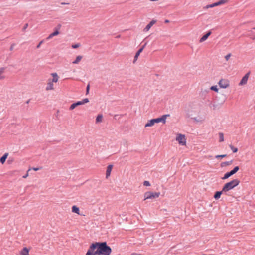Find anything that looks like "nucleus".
Returning <instances> with one entry per match:
<instances>
[{
    "instance_id": "nucleus-1",
    "label": "nucleus",
    "mask_w": 255,
    "mask_h": 255,
    "mask_svg": "<svg viewBox=\"0 0 255 255\" xmlns=\"http://www.w3.org/2000/svg\"><path fill=\"white\" fill-rule=\"evenodd\" d=\"M111 252V248L106 242L98 243V255H109Z\"/></svg>"
},
{
    "instance_id": "nucleus-2",
    "label": "nucleus",
    "mask_w": 255,
    "mask_h": 255,
    "mask_svg": "<svg viewBox=\"0 0 255 255\" xmlns=\"http://www.w3.org/2000/svg\"><path fill=\"white\" fill-rule=\"evenodd\" d=\"M239 183L240 181L238 179H234L224 185L222 189V191H223V193H226L238 186Z\"/></svg>"
},
{
    "instance_id": "nucleus-3",
    "label": "nucleus",
    "mask_w": 255,
    "mask_h": 255,
    "mask_svg": "<svg viewBox=\"0 0 255 255\" xmlns=\"http://www.w3.org/2000/svg\"><path fill=\"white\" fill-rule=\"evenodd\" d=\"M86 255H98V243L92 244L90 246Z\"/></svg>"
},
{
    "instance_id": "nucleus-4",
    "label": "nucleus",
    "mask_w": 255,
    "mask_h": 255,
    "mask_svg": "<svg viewBox=\"0 0 255 255\" xmlns=\"http://www.w3.org/2000/svg\"><path fill=\"white\" fill-rule=\"evenodd\" d=\"M160 195V192H146L144 195V200L158 198Z\"/></svg>"
},
{
    "instance_id": "nucleus-5",
    "label": "nucleus",
    "mask_w": 255,
    "mask_h": 255,
    "mask_svg": "<svg viewBox=\"0 0 255 255\" xmlns=\"http://www.w3.org/2000/svg\"><path fill=\"white\" fill-rule=\"evenodd\" d=\"M176 140L178 141L179 144L181 145H185L186 143V139L184 135L182 134H177L176 137Z\"/></svg>"
},
{
    "instance_id": "nucleus-6",
    "label": "nucleus",
    "mask_w": 255,
    "mask_h": 255,
    "mask_svg": "<svg viewBox=\"0 0 255 255\" xmlns=\"http://www.w3.org/2000/svg\"><path fill=\"white\" fill-rule=\"evenodd\" d=\"M227 2V0H220L219 1L217 2L213 3L211 4H208L206 5L203 7L204 9H207L210 8H213L215 6H217L222 4H223Z\"/></svg>"
},
{
    "instance_id": "nucleus-7",
    "label": "nucleus",
    "mask_w": 255,
    "mask_h": 255,
    "mask_svg": "<svg viewBox=\"0 0 255 255\" xmlns=\"http://www.w3.org/2000/svg\"><path fill=\"white\" fill-rule=\"evenodd\" d=\"M61 27V25L59 24L57 26L54 28V31L53 33H51L47 37V39L49 40L51 39L53 37L58 35L59 34V30L60 29Z\"/></svg>"
},
{
    "instance_id": "nucleus-8",
    "label": "nucleus",
    "mask_w": 255,
    "mask_h": 255,
    "mask_svg": "<svg viewBox=\"0 0 255 255\" xmlns=\"http://www.w3.org/2000/svg\"><path fill=\"white\" fill-rule=\"evenodd\" d=\"M218 85L221 88H227L229 86V81L227 79H222L219 82Z\"/></svg>"
},
{
    "instance_id": "nucleus-9",
    "label": "nucleus",
    "mask_w": 255,
    "mask_h": 255,
    "mask_svg": "<svg viewBox=\"0 0 255 255\" xmlns=\"http://www.w3.org/2000/svg\"><path fill=\"white\" fill-rule=\"evenodd\" d=\"M170 115L169 114L167 115H163L161 117L156 118V119H153V121L155 123H158L160 122H162L163 124H165L166 122V119L168 117H169Z\"/></svg>"
},
{
    "instance_id": "nucleus-10",
    "label": "nucleus",
    "mask_w": 255,
    "mask_h": 255,
    "mask_svg": "<svg viewBox=\"0 0 255 255\" xmlns=\"http://www.w3.org/2000/svg\"><path fill=\"white\" fill-rule=\"evenodd\" d=\"M54 90V83L51 81V79L47 80L45 90L47 91H52Z\"/></svg>"
},
{
    "instance_id": "nucleus-11",
    "label": "nucleus",
    "mask_w": 255,
    "mask_h": 255,
    "mask_svg": "<svg viewBox=\"0 0 255 255\" xmlns=\"http://www.w3.org/2000/svg\"><path fill=\"white\" fill-rule=\"evenodd\" d=\"M5 70L6 68L5 67L0 68V80H4L6 78Z\"/></svg>"
},
{
    "instance_id": "nucleus-12",
    "label": "nucleus",
    "mask_w": 255,
    "mask_h": 255,
    "mask_svg": "<svg viewBox=\"0 0 255 255\" xmlns=\"http://www.w3.org/2000/svg\"><path fill=\"white\" fill-rule=\"evenodd\" d=\"M249 75L250 72H248L244 75V76L242 78L241 80L239 83L240 85H243L247 83Z\"/></svg>"
},
{
    "instance_id": "nucleus-13",
    "label": "nucleus",
    "mask_w": 255,
    "mask_h": 255,
    "mask_svg": "<svg viewBox=\"0 0 255 255\" xmlns=\"http://www.w3.org/2000/svg\"><path fill=\"white\" fill-rule=\"evenodd\" d=\"M156 22V21L155 20H152L145 27L143 31L144 32H147L149 30L151 27Z\"/></svg>"
},
{
    "instance_id": "nucleus-14",
    "label": "nucleus",
    "mask_w": 255,
    "mask_h": 255,
    "mask_svg": "<svg viewBox=\"0 0 255 255\" xmlns=\"http://www.w3.org/2000/svg\"><path fill=\"white\" fill-rule=\"evenodd\" d=\"M193 119L195 122L197 123H202L205 121V117L204 116H198L193 118Z\"/></svg>"
},
{
    "instance_id": "nucleus-15",
    "label": "nucleus",
    "mask_w": 255,
    "mask_h": 255,
    "mask_svg": "<svg viewBox=\"0 0 255 255\" xmlns=\"http://www.w3.org/2000/svg\"><path fill=\"white\" fill-rule=\"evenodd\" d=\"M51 75L53 77L52 79H51V81L54 83H57L59 80V76L56 73H52Z\"/></svg>"
},
{
    "instance_id": "nucleus-16",
    "label": "nucleus",
    "mask_w": 255,
    "mask_h": 255,
    "mask_svg": "<svg viewBox=\"0 0 255 255\" xmlns=\"http://www.w3.org/2000/svg\"><path fill=\"white\" fill-rule=\"evenodd\" d=\"M113 168L112 165H109L107 168L106 173V178H108L111 174L112 169Z\"/></svg>"
},
{
    "instance_id": "nucleus-17",
    "label": "nucleus",
    "mask_w": 255,
    "mask_h": 255,
    "mask_svg": "<svg viewBox=\"0 0 255 255\" xmlns=\"http://www.w3.org/2000/svg\"><path fill=\"white\" fill-rule=\"evenodd\" d=\"M211 34V31H209L208 32H207L202 38H201V39H200V42H203L204 41H205Z\"/></svg>"
},
{
    "instance_id": "nucleus-18",
    "label": "nucleus",
    "mask_w": 255,
    "mask_h": 255,
    "mask_svg": "<svg viewBox=\"0 0 255 255\" xmlns=\"http://www.w3.org/2000/svg\"><path fill=\"white\" fill-rule=\"evenodd\" d=\"M29 249H28L26 247L24 248L20 252V255H29Z\"/></svg>"
},
{
    "instance_id": "nucleus-19",
    "label": "nucleus",
    "mask_w": 255,
    "mask_h": 255,
    "mask_svg": "<svg viewBox=\"0 0 255 255\" xmlns=\"http://www.w3.org/2000/svg\"><path fill=\"white\" fill-rule=\"evenodd\" d=\"M155 123L153 121V119H151L147 122V123L145 125V127H152L154 125Z\"/></svg>"
},
{
    "instance_id": "nucleus-20",
    "label": "nucleus",
    "mask_w": 255,
    "mask_h": 255,
    "mask_svg": "<svg viewBox=\"0 0 255 255\" xmlns=\"http://www.w3.org/2000/svg\"><path fill=\"white\" fill-rule=\"evenodd\" d=\"M8 155V153H5L0 158V162L2 163V164H3L5 162V160L7 157Z\"/></svg>"
},
{
    "instance_id": "nucleus-21",
    "label": "nucleus",
    "mask_w": 255,
    "mask_h": 255,
    "mask_svg": "<svg viewBox=\"0 0 255 255\" xmlns=\"http://www.w3.org/2000/svg\"><path fill=\"white\" fill-rule=\"evenodd\" d=\"M82 59V56L79 55L76 57L75 60L72 62L73 64H78Z\"/></svg>"
},
{
    "instance_id": "nucleus-22",
    "label": "nucleus",
    "mask_w": 255,
    "mask_h": 255,
    "mask_svg": "<svg viewBox=\"0 0 255 255\" xmlns=\"http://www.w3.org/2000/svg\"><path fill=\"white\" fill-rule=\"evenodd\" d=\"M103 120V115L101 114L98 115L96 119V123H99L102 122Z\"/></svg>"
},
{
    "instance_id": "nucleus-23",
    "label": "nucleus",
    "mask_w": 255,
    "mask_h": 255,
    "mask_svg": "<svg viewBox=\"0 0 255 255\" xmlns=\"http://www.w3.org/2000/svg\"><path fill=\"white\" fill-rule=\"evenodd\" d=\"M72 212L79 214V209L77 206H73L72 207Z\"/></svg>"
},
{
    "instance_id": "nucleus-24",
    "label": "nucleus",
    "mask_w": 255,
    "mask_h": 255,
    "mask_svg": "<svg viewBox=\"0 0 255 255\" xmlns=\"http://www.w3.org/2000/svg\"><path fill=\"white\" fill-rule=\"evenodd\" d=\"M232 175H233V174L230 171L229 172H227V173H225L224 176V177H222V179L223 180H225V179L228 178L229 177H230V176H231Z\"/></svg>"
},
{
    "instance_id": "nucleus-25",
    "label": "nucleus",
    "mask_w": 255,
    "mask_h": 255,
    "mask_svg": "<svg viewBox=\"0 0 255 255\" xmlns=\"http://www.w3.org/2000/svg\"><path fill=\"white\" fill-rule=\"evenodd\" d=\"M223 193V191H217L216 192V193H215V195H214V198L216 199H219L220 196H221V195L222 194V193Z\"/></svg>"
},
{
    "instance_id": "nucleus-26",
    "label": "nucleus",
    "mask_w": 255,
    "mask_h": 255,
    "mask_svg": "<svg viewBox=\"0 0 255 255\" xmlns=\"http://www.w3.org/2000/svg\"><path fill=\"white\" fill-rule=\"evenodd\" d=\"M141 52H142V50L139 49L138 50V51L136 52V53L135 54V55L134 56V61H133L134 63L135 62V61L137 60L139 55H140V54L141 53Z\"/></svg>"
},
{
    "instance_id": "nucleus-27",
    "label": "nucleus",
    "mask_w": 255,
    "mask_h": 255,
    "mask_svg": "<svg viewBox=\"0 0 255 255\" xmlns=\"http://www.w3.org/2000/svg\"><path fill=\"white\" fill-rule=\"evenodd\" d=\"M219 141L220 142H223L224 140L223 133L220 132L219 133Z\"/></svg>"
},
{
    "instance_id": "nucleus-28",
    "label": "nucleus",
    "mask_w": 255,
    "mask_h": 255,
    "mask_svg": "<svg viewBox=\"0 0 255 255\" xmlns=\"http://www.w3.org/2000/svg\"><path fill=\"white\" fill-rule=\"evenodd\" d=\"M229 147L231 148V149L232 150L233 153H236L238 149L237 148L234 147L232 145L230 144L229 145Z\"/></svg>"
},
{
    "instance_id": "nucleus-29",
    "label": "nucleus",
    "mask_w": 255,
    "mask_h": 255,
    "mask_svg": "<svg viewBox=\"0 0 255 255\" xmlns=\"http://www.w3.org/2000/svg\"><path fill=\"white\" fill-rule=\"evenodd\" d=\"M239 167L238 166H236L230 172H231V173L233 175H234V174H235L239 170Z\"/></svg>"
},
{
    "instance_id": "nucleus-30",
    "label": "nucleus",
    "mask_w": 255,
    "mask_h": 255,
    "mask_svg": "<svg viewBox=\"0 0 255 255\" xmlns=\"http://www.w3.org/2000/svg\"><path fill=\"white\" fill-rule=\"evenodd\" d=\"M210 89L211 90L214 91L216 92H218L219 89L217 87V86H212L210 87Z\"/></svg>"
},
{
    "instance_id": "nucleus-31",
    "label": "nucleus",
    "mask_w": 255,
    "mask_h": 255,
    "mask_svg": "<svg viewBox=\"0 0 255 255\" xmlns=\"http://www.w3.org/2000/svg\"><path fill=\"white\" fill-rule=\"evenodd\" d=\"M76 106H77V105L75 103H73L71 105V106L70 107V110H73Z\"/></svg>"
},
{
    "instance_id": "nucleus-32",
    "label": "nucleus",
    "mask_w": 255,
    "mask_h": 255,
    "mask_svg": "<svg viewBox=\"0 0 255 255\" xmlns=\"http://www.w3.org/2000/svg\"><path fill=\"white\" fill-rule=\"evenodd\" d=\"M226 156H227L226 154L218 155H216L215 156V158L217 159L219 158H224V157H225Z\"/></svg>"
},
{
    "instance_id": "nucleus-33",
    "label": "nucleus",
    "mask_w": 255,
    "mask_h": 255,
    "mask_svg": "<svg viewBox=\"0 0 255 255\" xmlns=\"http://www.w3.org/2000/svg\"><path fill=\"white\" fill-rule=\"evenodd\" d=\"M231 53H229L228 54L226 55L225 56V58L226 59V60L227 61L229 60V59H230V58L231 57Z\"/></svg>"
},
{
    "instance_id": "nucleus-34",
    "label": "nucleus",
    "mask_w": 255,
    "mask_h": 255,
    "mask_svg": "<svg viewBox=\"0 0 255 255\" xmlns=\"http://www.w3.org/2000/svg\"><path fill=\"white\" fill-rule=\"evenodd\" d=\"M143 185L145 186H150V183L148 181H145L143 182Z\"/></svg>"
},
{
    "instance_id": "nucleus-35",
    "label": "nucleus",
    "mask_w": 255,
    "mask_h": 255,
    "mask_svg": "<svg viewBox=\"0 0 255 255\" xmlns=\"http://www.w3.org/2000/svg\"><path fill=\"white\" fill-rule=\"evenodd\" d=\"M89 102V100L88 98H85L83 100H82V102L83 104H84L85 103H87Z\"/></svg>"
},
{
    "instance_id": "nucleus-36",
    "label": "nucleus",
    "mask_w": 255,
    "mask_h": 255,
    "mask_svg": "<svg viewBox=\"0 0 255 255\" xmlns=\"http://www.w3.org/2000/svg\"><path fill=\"white\" fill-rule=\"evenodd\" d=\"M80 46V45L79 44H76L72 45V47L73 48H77Z\"/></svg>"
},
{
    "instance_id": "nucleus-37",
    "label": "nucleus",
    "mask_w": 255,
    "mask_h": 255,
    "mask_svg": "<svg viewBox=\"0 0 255 255\" xmlns=\"http://www.w3.org/2000/svg\"><path fill=\"white\" fill-rule=\"evenodd\" d=\"M89 89H90V85H89V84H88L86 87V94H88L89 93Z\"/></svg>"
},
{
    "instance_id": "nucleus-38",
    "label": "nucleus",
    "mask_w": 255,
    "mask_h": 255,
    "mask_svg": "<svg viewBox=\"0 0 255 255\" xmlns=\"http://www.w3.org/2000/svg\"><path fill=\"white\" fill-rule=\"evenodd\" d=\"M30 170H31V169H28V170L27 171V173H26L25 175H24V176H23V178H27V177L28 176V175H29V174H28V172H29Z\"/></svg>"
},
{
    "instance_id": "nucleus-39",
    "label": "nucleus",
    "mask_w": 255,
    "mask_h": 255,
    "mask_svg": "<svg viewBox=\"0 0 255 255\" xmlns=\"http://www.w3.org/2000/svg\"><path fill=\"white\" fill-rule=\"evenodd\" d=\"M77 106H79V105H83L82 104V101H78L77 102L75 103Z\"/></svg>"
},
{
    "instance_id": "nucleus-40",
    "label": "nucleus",
    "mask_w": 255,
    "mask_h": 255,
    "mask_svg": "<svg viewBox=\"0 0 255 255\" xmlns=\"http://www.w3.org/2000/svg\"><path fill=\"white\" fill-rule=\"evenodd\" d=\"M232 162V161H227V162H225L224 163H223L225 165H230Z\"/></svg>"
},
{
    "instance_id": "nucleus-41",
    "label": "nucleus",
    "mask_w": 255,
    "mask_h": 255,
    "mask_svg": "<svg viewBox=\"0 0 255 255\" xmlns=\"http://www.w3.org/2000/svg\"><path fill=\"white\" fill-rule=\"evenodd\" d=\"M42 43H43V41H41L39 42V43L37 45V48H40V46H41V44H42Z\"/></svg>"
},
{
    "instance_id": "nucleus-42",
    "label": "nucleus",
    "mask_w": 255,
    "mask_h": 255,
    "mask_svg": "<svg viewBox=\"0 0 255 255\" xmlns=\"http://www.w3.org/2000/svg\"><path fill=\"white\" fill-rule=\"evenodd\" d=\"M28 27V24H25L24 27H23V30H25Z\"/></svg>"
},
{
    "instance_id": "nucleus-43",
    "label": "nucleus",
    "mask_w": 255,
    "mask_h": 255,
    "mask_svg": "<svg viewBox=\"0 0 255 255\" xmlns=\"http://www.w3.org/2000/svg\"><path fill=\"white\" fill-rule=\"evenodd\" d=\"M130 255H143L140 254H137V253H132Z\"/></svg>"
},
{
    "instance_id": "nucleus-44",
    "label": "nucleus",
    "mask_w": 255,
    "mask_h": 255,
    "mask_svg": "<svg viewBox=\"0 0 255 255\" xmlns=\"http://www.w3.org/2000/svg\"><path fill=\"white\" fill-rule=\"evenodd\" d=\"M32 169L33 170H34V171H38L39 169V168L34 167V168H32Z\"/></svg>"
},
{
    "instance_id": "nucleus-45",
    "label": "nucleus",
    "mask_w": 255,
    "mask_h": 255,
    "mask_svg": "<svg viewBox=\"0 0 255 255\" xmlns=\"http://www.w3.org/2000/svg\"><path fill=\"white\" fill-rule=\"evenodd\" d=\"M165 23H168V22H169V21L168 20L166 19V20H165Z\"/></svg>"
},
{
    "instance_id": "nucleus-46",
    "label": "nucleus",
    "mask_w": 255,
    "mask_h": 255,
    "mask_svg": "<svg viewBox=\"0 0 255 255\" xmlns=\"http://www.w3.org/2000/svg\"><path fill=\"white\" fill-rule=\"evenodd\" d=\"M144 48V46H142L141 48H140L139 49H141L142 50V51L143 50Z\"/></svg>"
},
{
    "instance_id": "nucleus-47",
    "label": "nucleus",
    "mask_w": 255,
    "mask_h": 255,
    "mask_svg": "<svg viewBox=\"0 0 255 255\" xmlns=\"http://www.w3.org/2000/svg\"><path fill=\"white\" fill-rule=\"evenodd\" d=\"M149 0L151 1H158V0Z\"/></svg>"
},
{
    "instance_id": "nucleus-48",
    "label": "nucleus",
    "mask_w": 255,
    "mask_h": 255,
    "mask_svg": "<svg viewBox=\"0 0 255 255\" xmlns=\"http://www.w3.org/2000/svg\"><path fill=\"white\" fill-rule=\"evenodd\" d=\"M13 49V46H11L10 50H12Z\"/></svg>"
},
{
    "instance_id": "nucleus-49",
    "label": "nucleus",
    "mask_w": 255,
    "mask_h": 255,
    "mask_svg": "<svg viewBox=\"0 0 255 255\" xmlns=\"http://www.w3.org/2000/svg\"><path fill=\"white\" fill-rule=\"evenodd\" d=\"M146 44H147L146 43H145V44H144V45H143V46H144V47H145V46L146 45Z\"/></svg>"
},
{
    "instance_id": "nucleus-50",
    "label": "nucleus",
    "mask_w": 255,
    "mask_h": 255,
    "mask_svg": "<svg viewBox=\"0 0 255 255\" xmlns=\"http://www.w3.org/2000/svg\"><path fill=\"white\" fill-rule=\"evenodd\" d=\"M204 255H206V254H204Z\"/></svg>"
},
{
    "instance_id": "nucleus-51",
    "label": "nucleus",
    "mask_w": 255,
    "mask_h": 255,
    "mask_svg": "<svg viewBox=\"0 0 255 255\" xmlns=\"http://www.w3.org/2000/svg\"><path fill=\"white\" fill-rule=\"evenodd\" d=\"M253 29H255V27L253 28Z\"/></svg>"
}]
</instances>
